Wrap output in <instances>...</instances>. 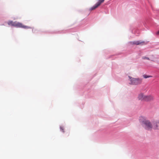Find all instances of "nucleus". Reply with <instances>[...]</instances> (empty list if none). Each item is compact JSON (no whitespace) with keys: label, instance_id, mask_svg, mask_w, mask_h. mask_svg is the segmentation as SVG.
I'll use <instances>...</instances> for the list:
<instances>
[{"label":"nucleus","instance_id":"3","mask_svg":"<svg viewBox=\"0 0 159 159\" xmlns=\"http://www.w3.org/2000/svg\"><path fill=\"white\" fill-rule=\"evenodd\" d=\"M145 125V128L148 130H150L152 128V126L151 123L148 120L145 121L144 124Z\"/></svg>","mask_w":159,"mask_h":159},{"label":"nucleus","instance_id":"8","mask_svg":"<svg viewBox=\"0 0 159 159\" xmlns=\"http://www.w3.org/2000/svg\"><path fill=\"white\" fill-rule=\"evenodd\" d=\"M139 120L140 122H141L143 124L144 123L145 121H147V120H146V118L144 117L143 116L140 117Z\"/></svg>","mask_w":159,"mask_h":159},{"label":"nucleus","instance_id":"4","mask_svg":"<svg viewBox=\"0 0 159 159\" xmlns=\"http://www.w3.org/2000/svg\"><path fill=\"white\" fill-rule=\"evenodd\" d=\"M105 0H98V2L93 7H92L90 9L91 10H94L98 6H99L101 3L103 2Z\"/></svg>","mask_w":159,"mask_h":159},{"label":"nucleus","instance_id":"7","mask_svg":"<svg viewBox=\"0 0 159 159\" xmlns=\"http://www.w3.org/2000/svg\"><path fill=\"white\" fill-rule=\"evenodd\" d=\"M144 43V42H140L139 41L131 42H130L132 44H136L137 45L141 44L143 43Z\"/></svg>","mask_w":159,"mask_h":159},{"label":"nucleus","instance_id":"1","mask_svg":"<svg viewBox=\"0 0 159 159\" xmlns=\"http://www.w3.org/2000/svg\"><path fill=\"white\" fill-rule=\"evenodd\" d=\"M8 25H10L15 26L17 27L22 28L26 29L30 28V27L29 26L23 25L21 23L16 22H13L12 21H8Z\"/></svg>","mask_w":159,"mask_h":159},{"label":"nucleus","instance_id":"12","mask_svg":"<svg viewBox=\"0 0 159 159\" xmlns=\"http://www.w3.org/2000/svg\"><path fill=\"white\" fill-rule=\"evenodd\" d=\"M143 58L144 59H147V60H149V58H148V57H144Z\"/></svg>","mask_w":159,"mask_h":159},{"label":"nucleus","instance_id":"2","mask_svg":"<svg viewBox=\"0 0 159 159\" xmlns=\"http://www.w3.org/2000/svg\"><path fill=\"white\" fill-rule=\"evenodd\" d=\"M129 84L132 85H137L140 84L142 82V79L140 78H135L129 77Z\"/></svg>","mask_w":159,"mask_h":159},{"label":"nucleus","instance_id":"11","mask_svg":"<svg viewBox=\"0 0 159 159\" xmlns=\"http://www.w3.org/2000/svg\"><path fill=\"white\" fill-rule=\"evenodd\" d=\"M60 129H61V131L62 132H64V129H63V128L62 127H60Z\"/></svg>","mask_w":159,"mask_h":159},{"label":"nucleus","instance_id":"10","mask_svg":"<svg viewBox=\"0 0 159 159\" xmlns=\"http://www.w3.org/2000/svg\"><path fill=\"white\" fill-rule=\"evenodd\" d=\"M156 127L155 128L156 129H158V127L159 126V122H157L156 124Z\"/></svg>","mask_w":159,"mask_h":159},{"label":"nucleus","instance_id":"6","mask_svg":"<svg viewBox=\"0 0 159 159\" xmlns=\"http://www.w3.org/2000/svg\"><path fill=\"white\" fill-rule=\"evenodd\" d=\"M145 95L143 93H140L139 94L138 96V98L139 100L141 101H144Z\"/></svg>","mask_w":159,"mask_h":159},{"label":"nucleus","instance_id":"9","mask_svg":"<svg viewBox=\"0 0 159 159\" xmlns=\"http://www.w3.org/2000/svg\"><path fill=\"white\" fill-rule=\"evenodd\" d=\"M143 77L145 79L149 78V77H152V76L151 75H143Z\"/></svg>","mask_w":159,"mask_h":159},{"label":"nucleus","instance_id":"13","mask_svg":"<svg viewBox=\"0 0 159 159\" xmlns=\"http://www.w3.org/2000/svg\"><path fill=\"white\" fill-rule=\"evenodd\" d=\"M156 34L157 35H159V30L158 32H157Z\"/></svg>","mask_w":159,"mask_h":159},{"label":"nucleus","instance_id":"5","mask_svg":"<svg viewBox=\"0 0 159 159\" xmlns=\"http://www.w3.org/2000/svg\"><path fill=\"white\" fill-rule=\"evenodd\" d=\"M153 97L152 95H145L144 101L149 102L153 100Z\"/></svg>","mask_w":159,"mask_h":159}]
</instances>
